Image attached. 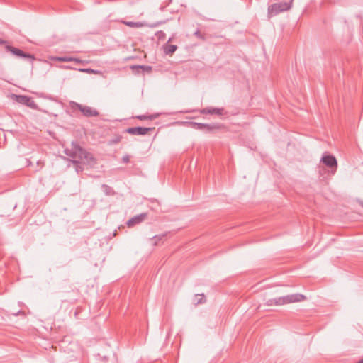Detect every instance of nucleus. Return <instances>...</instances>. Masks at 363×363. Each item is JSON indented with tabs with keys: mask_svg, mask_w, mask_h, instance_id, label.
<instances>
[{
	"mask_svg": "<svg viewBox=\"0 0 363 363\" xmlns=\"http://www.w3.org/2000/svg\"><path fill=\"white\" fill-rule=\"evenodd\" d=\"M11 98L16 102L26 105L29 107H33L34 105V101L32 99L27 96L12 94Z\"/></svg>",
	"mask_w": 363,
	"mask_h": 363,
	"instance_id": "nucleus-5",
	"label": "nucleus"
},
{
	"mask_svg": "<svg viewBox=\"0 0 363 363\" xmlns=\"http://www.w3.org/2000/svg\"><path fill=\"white\" fill-rule=\"evenodd\" d=\"M293 1L291 0L289 2L276 3L270 5L268 8V17L271 18L281 12L289 10L292 6Z\"/></svg>",
	"mask_w": 363,
	"mask_h": 363,
	"instance_id": "nucleus-2",
	"label": "nucleus"
},
{
	"mask_svg": "<svg viewBox=\"0 0 363 363\" xmlns=\"http://www.w3.org/2000/svg\"><path fill=\"white\" fill-rule=\"evenodd\" d=\"M67 69H72L70 67H66Z\"/></svg>",
	"mask_w": 363,
	"mask_h": 363,
	"instance_id": "nucleus-29",
	"label": "nucleus"
},
{
	"mask_svg": "<svg viewBox=\"0 0 363 363\" xmlns=\"http://www.w3.org/2000/svg\"><path fill=\"white\" fill-rule=\"evenodd\" d=\"M121 22L130 28H141L144 26V24L141 22H133L125 21H122Z\"/></svg>",
	"mask_w": 363,
	"mask_h": 363,
	"instance_id": "nucleus-14",
	"label": "nucleus"
},
{
	"mask_svg": "<svg viewBox=\"0 0 363 363\" xmlns=\"http://www.w3.org/2000/svg\"><path fill=\"white\" fill-rule=\"evenodd\" d=\"M136 118L139 120H152L154 118H155V116H147V115H140V116H137Z\"/></svg>",
	"mask_w": 363,
	"mask_h": 363,
	"instance_id": "nucleus-19",
	"label": "nucleus"
},
{
	"mask_svg": "<svg viewBox=\"0 0 363 363\" xmlns=\"http://www.w3.org/2000/svg\"><path fill=\"white\" fill-rule=\"evenodd\" d=\"M280 298L283 306L285 304L301 302L306 300V298L304 295L300 294H294L281 296Z\"/></svg>",
	"mask_w": 363,
	"mask_h": 363,
	"instance_id": "nucleus-4",
	"label": "nucleus"
},
{
	"mask_svg": "<svg viewBox=\"0 0 363 363\" xmlns=\"http://www.w3.org/2000/svg\"><path fill=\"white\" fill-rule=\"evenodd\" d=\"M37 164L39 166L40 169H41L44 166V162L41 160L37 161Z\"/></svg>",
	"mask_w": 363,
	"mask_h": 363,
	"instance_id": "nucleus-26",
	"label": "nucleus"
},
{
	"mask_svg": "<svg viewBox=\"0 0 363 363\" xmlns=\"http://www.w3.org/2000/svg\"><path fill=\"white\" fill-rule=\"evenodd\" d=\"M53 60L58 62H72V57H55Z\"/></svg>",
	"mask_w": 363,
	"mask_h": 363,
	"instance_id": "nucleus-17",
	"label": "nucleus"
},
{
	"mask_svg": "<svg viewBox=\"0 0 363 363\" xmlns=\"http://www.w3.org/2000/svg\"><path fill=\"white\" fill-rule=\"evenodd\" d=\"M280 297L274 298H270L267 301L266 304L268 306H282V303L281 301Z\"/></svg>",
	"mask_w": 363,
	"mask_h": 363,
	"instance_id": "nucleus-13",
	"label": "nucleus"
},
{
	"mask_svg": "<svg viewBox=\"0 0 363 363\" xmlns=\"http://www.w3.org/2000/svg\"><path fill=\"white\" fill-rule=\"evenodd\" d=\"M155 36L159 40H164L165 38L166 35L162 30H160L155 33Z\"/></svg>",
	"mask_w": 363,
	"mask_h": 363,
	"instance_id": "nucleus-20",
	"label": "nucleus"
},
{
	"mask_svg": "<svg viewBox=\"0 0 363 363\" xmlns=\"http://www.w3.org/2000/svg\"><path fill=\"white\" fill-rule=\"evenodd\" d=\"M206 301V300L203 294L195 295L194 303L196 305L204 303Z\"/></svg>",
	"mask_w": 363,
	"mask_h": 363,
	"instance_id": "nucleus-15",
	"label": "nucleus"
},
{
	"mask_svg": "<svg viewBox=\"0 0 363 363\" xmlns=\"http://www.w3.org/2000/svg\"><path fill=\"white\" fill-rule=\"evenodd\" d=\"M6 42L1 39H0V44L3 45V44H5Z\"/></svg>",
	"mask_w": 363,
	"mask_h": 363,
	"instance_id": "nucleus-27",
	"label": "nucleus"
},
{
	"mask_svg": "<svg viewBox=\"0 0 363 363\" xmlns=\"http://www.w3.org/2000/svg\"><path fill=\"white\" fill-rule=\"evenodd\" d=\"M147 217V213H141L129 219L126 224L128 228H132L134 225L143 222L145 218Z\"/></svg>",
	"mask_w": 363,
	"mask_h": 363,
	"instance_id": "nucleus-10",
	"label": "nucleus"
},
{
	"mask_svg": "<svg viewBox=\"0 0 363 363\" xmlns=\"http://www.w3.org/2000/svg\"><path fill=\"white\" fill-rule=\"evenodd\" d=\"M321 161L324 164H325L327 167L333 168L334 171L333 172V174H334L337 169V162L335 159V157L333 155H324Z\"/></svg>",
	"mask_w": 363,
	"mask_h": 363,
	"instance_id": "nucleus-8",
	"label": "nucleus"
},
{
	"mask_svg": "<svg viewBox=\"0 0 363 363\" xmlns=\"http://www.w3.org/2000/svg\"><path fill=\"white\" fill-rule=\"evenodd\" d=\"M361 205H362V206L363 207V202H362V203H361Z\"/></svg>",
	"mask_w": 363,
	"mask_h": 363,
	"instance_id": "nucleus-30",
	"label": "nucleus"
},
{
	"mask_svg": "<svg viewBox=\"0 0 363 363\" xmlns=\"http://www.w3.org/2000/svg\"><path fill=\"white\" fill-rule=\"evenodd\" d=\"M122 140V136L121 135H116L114 137V138H113L111 140V144H116V143H118L121 141Z\"/></svg>",
	"mask_w": 363,
	"mask_h": 363,
	"instance_id": "nucleus-22",
	"label": "nucleus"
},
{
	"mask_svg": "<svg viewBox=\"0 0 363 363\" xmlns=\"http://www.w3.org/2000/svg\"><path fill=\"white\" fill-rule=\"evenodd\" d=\"M101 189L106 195L112 196L114 195L115 194L114 190L111 186L106 184H103L101 186Z\"/></svg>",
	"mask_w": 363,
	"mask_h": 363,
	"instance_id": "nucleus-16",
	"label": "nucleus"
},
{
	"mask_svg": "<svg viewBox=\"0 0 363 363\" xmlns=\"http://www.w3.org/2000/svg\"><path fill=\"white\" fill-rule=\"evenodd\" d=\"M194 35L199 39L205 40L204 35L199 30L194 33Z\"/></svg>",
	"mask_w": 363,
	"mask_h": 363,
	"instance_id": "nucleus-23",
	"label": "nucleus"
},
{
	"mask_svg": "<svg viewBox=\"0 0 363 363\" xmlns=\"http://www.w3.org/2000/svg\"><path fill=\"white\" fill-rule=\"evenodd\" d=\"M153 128L144 127H132L127 128L125 132L131 135H145Z\"/></svg>",
	"mask_w": 363,
	"mask_h": 363,
	"instance_id": "nucleus-6",
	"label": "nucleus"
},
{
	"mask_svg": "<svg viewBox=\"0 0 363 363\" xmlns=\"http://www.w3.org/2000/svg\"><path fill=\"white\" fill-rule=\"evenodd\" d=\"M66 153L72 158V162L76 164L77 172L83 170L84 168L82 164L92 167L96 164V159L91 153L77 145H73L71 150H66Z\"/></svg>",
	"mask_w": 363,
	"mask_h": 363,
	"instance_id": "nucleus-1",
	"label": "nucleus"
},
{
	"mask_svg": "<svg viewBox=\"0 0 363 363\" xmlns=\"http://www.w3.org/2000/svg\"><path fill=\"white\" fill-rule=\"evenodd\" d=\"M72 62L79 63V64H84V61L82 60H80L79 58L77 57H72Z\"/></svg>",
	"mask_w": 363,
	"mask_h": 363,
	"instance_id": "nucleus-24",
	"label": "nucleus"
},
{
	"mask_svg": "<svg viewBox=\"0 0 363 363\" xmlns=\"http://www.w3.org/2000/svg\"><path fill=\"white\" fill-rule=\"evenodd\" d=\"M79 72H84V73H87V74H100V71H98V70H94V69H92L91 68H84V69H78Z\"/></svg>",
	"mask_w": 363,
	"mask_h": 363,
	"instance_id": "nucleus-18",
	"label": "nucleus"
},
{
	"mask_svg": "<svg viewBox=\"0 0 363 363\" xmlns=\"http://www.w3.org/2000/svg\"><path fill=\"white\" fill-rule=\"evenodd\" d=\"M122 160H123V162L124 163H128V162H129V161H130V157H129V155H124V156L122 157Z\"/></svg>",
	"mask_w": 363,
	"mask_h": 363,
	"instance_id": "nucleus-25",
	"label": "nucleus"
},
{
	"mask_svg": "<svg viewBox=\"0 0 363 363\" xmlns=\"http://www.w3.org/2000/svg\"><path fill=\"white\" fill-rule=\"evenodd\" d=\"M5 48L6 50V51L11 52V54H13V55H16L17 57H22L29 58V59H31V60L34 59V57L32 55L25 53L21 50H20L18 48H14L13 46L7 45H6Z\"/></svg>",
	"mask_w": 363,
	"mask_h": 363,
	"instance_id": "nucleus-7",
	"label": "nucleus"
},
{
	"mask_svg": "<svg viewBox=\"0 0 363 363\" xmlns=\"http://www.w3.org/2000/svg\"><path fill=\"white\" fill-rule=\"evenodd\" d=\"M177 46L174 45H169L168 43L165 44L163 46V50L165 55H172L174 52L177 50Z\"/></svg>",
	"mask_w": 363,
	"mask_h": 363,
	"instance_id": "nucleus-11",
	"label": "nucleus"
},
{
	"mask_svg": "<svg viewBox=\"0 0 363 363\" xmlns=\"http://www.w3.org/2000/svg\"><path fill=\"white\" fill-rule=\"evenodd\" d=\"M131 69H142L145 70V69H151V67L149 66H145V65H134V66H131Z\"/></svg>",
	"mask_w": 363,
	"mask_h": 363,
	"instance_id": "nucleus-21",
	"label": "nucleus"
},
{
	"mask_svg": "<svg viewBox=\"0 0 363 363\" xmlns=\"http://www.w3.org/2000/svg\"><path fill=\"white\" fill-rule=\"evenodd\" d=\"M189 124L194 128L202 130L203 128H208V130H211L213 128V127L208 124H204V123H189Z\"/></svg>",
	"mask_w": 363,
	"mask_h": 363,
	"instance_id": "nucleus-12",
	"label": "nucleus"
},
{
	"mask_svg": "<svg viewBox=\"0 0 363 363\" xmlns=\"http://www.w3.org/2000/svg\"><path fill=\"white\" fill-rule=\"evenodd\" d=\"M202 114H216L218 116H224L227 112L223 108H204L200 111Z\"/></svg>",
	"mask_w": 363,
	"mask_h": 363,
	"instance_id": "nucleus-9",
	"label": "nucleus"
},
{
	"mask_svg": "<svg viewBox=\"0 0 363 363\" xmlns=\"http://www.w3.org/2000/svg\"><path fill=\"white\" fill-rule=\"evenodd\" d=\"M72 107L79 110L83 115L86 117L98 116L99 115V113L96 109L92 108L90 106H83L76 102L72 103Z\"/></svg>",
	"mask_w": 363,
	"mask_h": 363,
	"instance_id": "nucleus-3",
	"label": "nucleus"
},
{
	"mask_svg": "<svg viewBox=\"0 0 363 363\" xmlns=\"http://www.w3.org/2000/svg\"><path fill=\"white\" fill-rule=\"evenodd\" d=\"M357 363H363V359L359 360Z\"/></svg>",
	"mask_w": 363,
	"mask_h": 363,
	"instance_id": "nucleus-28",
	"label": "nucleus"
}]
</instances>
